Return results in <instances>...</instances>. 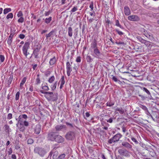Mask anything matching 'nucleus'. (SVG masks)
Returning <instances> with one entry per match:
<instances>
[{
  "label": "nucleus",
  "mask_w": 159,
  "mask_h": 159,
  "mask_svg": "<svg viewBox=\"0 0 159 159\" xmlns=\"http://www.w3.org/2000/svg\"><path fill=\"white\" fill-rule=\"evenodd\" d=\"M58 152L57 151L55 152L53 154L52 158L53 159H57L58 158Z\"/></svg>",
  "instance_id": "26"
},
{
  "label": "nucleus",
  "mask_w": 159,
  "mask_h": 159,
  "mask_svg": "<svg viewBox=\"0 0 159 159\" xmlns=\"http://www.w3.org/2000/svg\"><path fill=\"white\" fill-rule=\"evenodd\" d=\"M39 49L37 48L34 49L33 51V54L35 58H38V55L39 54Z\"/></svg>",
  "instance_id": "20"
},
{
  "label": "nucleus",
  "mask_w": 159,
  "mask_h": 159,
  "mask_svg": "<svg viewBox=\"0 0 159 159\" xmlns=\"http://www.w3.org/2000/svg\"><path fill=\"white\" fill-rule=\"evenodd\" d=\"M114 102H111V101L108 102L106 103L107 106L109 107H111L114 105Z\"/></svg>",
  "instance_id": "36"
},
{
  "label": "nucleus",
  "mask_w": 159,
  "mask_h": 159,
  "mask_svg": "<svg viewBox=\"0 0 159 159\" xmlns=\"http://www.w3.org/2000/svg\"><path fill=\"white\" fill-rule=\"evenodd\" d=\"M142 89L143 90V91L145 92L148 95H151V93L145 87L142 88Z\"/></svg>",
  "instance_id": "29"
},
{
  "label": "nucleus",
  "mask_w": 159,
  "mask_h": 159,
  "mask_svg": "<svg viewBox=\"0 0 159 159\" xmlns=\"http://www.w3.org/2000/svg\"><path fill=\"white\" fill-rule=\"evenodd\" d=\"M115 30L117 33L118 34L120 35H122L124 34V33L123 32L119 31L118 29H116Z\"/></svg>",
  "instance_id": "49"
},
{
  "label": "nucleus",
  "mask_w": 159,
  "mask_h": 159,
  "mask_svg": "<svg viewBox=\"0 0 159 159\" xmlns=\"http://www.w3.org/2000/svg\"><path fill=\"white\" fill-rule=\"evenodd\" d=\"M26 78L25 77H24L22 80L21 82L20 83V86L21 87L24 84H25V82H26Z\"/></svg>",
  "instance_id": "35"
},
{
  "label": "nucleus",
  "mask_w": 159,
  "mask_h": 159,
  "mask_svg": "<svg viewBox=\"0 0 159 159\" xmlns=\"http://www.w3.org/2000/svg\"><path fill=\"white\" fill-rule=\"evenodd\" d=\"M52 20V17H49L48 18H47L45 19V22L47 24L49 23Z\"/></svg>",
  "instance_id": "34"
},
{
  "label": "nucleus",
  "mask_w": 159,
  "mask_h": 159,
  "mask_svg": "<svg viewBox=\"0 0 159 159\" xmlns=\"http://www.w3.org/2000/svg\"><path fill=\"white\" fill-rule=\"evenodd\" d=\"M97 44V42L95 40H94L91 43L90 49H93L94 50L95 49L98 48Z\"/></svg>",
  "instance_id": "16"
},
{
  "label": "nucleus",
  "mask_w": 159,
  "mask_h": 159,
  "mask_svg": "<svg viewBox=\"0 0 159 159\" xmlns=\"http://www.w3.org/2000/svg\"><path fill=\"white\" fill-rule=\"evenodd\" d=\"M148 38H150L151 37H152V34L150 33H146L145 32V33L144 34Z\"/></svg>",
  "instance_id": "43"
},
{
  "label": "nucleus",
  "mask_w": 159,
  "mask_h": 159,
  "mask_svg": "<svg viewBox=\"0 0 159 159\" xmlns=\"http://www.w3.org/2000/svg\"><path fill=\"white\" fill-rule=\"evenodd\" d=\"M144 43L147 46H149L150 45V42L149 41H146L145 40L144 41V43Z\"/></svg>",
  "instance_id": "42"
},
{
  "label": "nucleus",
  "mask_w": 159,
  "mask_h": 159,
  "mask_svg": "<svg viewBox=\"0 0 159 159\" xmlns=\"http://www.w3.org/2000/svg\"><path fill=\"white\" fill-rule=\"evenodd\" d=\"M28 117L25 114H23L20 115L18 118V123L20 124V125H23V123L25 120Z\"/></svg>",
  "instance_id": "7"
},
{
  "label": "nucleus",
  "mask_w": 159,
  "mask_h": 159,
  "mask_svg": "<svg viewBox=\"0 0 159 159\" xmlns=\"http://www.w3.org/2000/svg\"><path fill=\"white\" fill-rule=\"evenodd\" d=\"M75 137V134L73 132H69L67 133L66 135V139L69 140L73 139Z\"/></svg>",
  "instance_id": "9"
},
{
  "label": "nucleus",
  "mask_w": 159,
  "mask_h": 159,
  "mask_svg": "<svg viewBox=\"0 0 159 159\" xmlns=\"http://www.w3.org/2000/svg\"><path fill=\"white\" fill-rule=\"evenodd\" d=\"M14 35V33H11L10 35L9 36L7 41V43L9 45H11L12 43V39Z\"/></svg>",
  "instance_id": "15"
},
{
  "label": "nucleus",
  "mask_w": 159,
  "mask_h": 159,
  "mask_svg": "<svg viewBox=\"0 0 159 159\" xmlns=\"http://www.w3.org/2000/svg\"><path fill=\"white\" fill-rule=\"evenodd\" d=\"M11 11V9L10 8H6L4 9L3 13L4 14H6Z\"/></svg>",
  "instance_id": "28"
},
{
  "label": "nucleus",
  "mask_w": 159,
  "mask_h": 159,
  "mask_svg": "<svg viewBox=\"0 0 159 159\" xmlns=\"http://www.w3.org/2000/svg\"><path fill=\"white\" fill-rule=\"evenodd\" d=\"M116 110V111H118L121 114H122L124 112V110L121 108H117Z\"/></svg>",
  "instance_id": "40"
},
{
  "label": "nucleus",
  "mask_w": 159,
  "mask_h": 159,
  "mask_svg": "<svg viewBox=\"0 0 159 159\" xmlns=\"http://www.w3.org/2000/svg\"><path fill=\"white\" fill-rule=\"evenodd\" d=\"M93 50L94 54L93 55V56L94 57L99 58V57L101 55V53L100 52L99 50L98 49V48H97Z\"/></svg>",
  "instance_id": "10"
},
{
  "label": "nucleus",
  "mask_w": 159,
  "mask_h": 159,
  "mask_svg": "<svg viewBox=\"0 0 159 159\" xmlns=\"http://www.w3.org/2000/svg\"><path fill=\"white\" fill-rule=\"evenodd\" d=\"M34 152L35 153L38 154L42 157L46 153V152L44 148L39 147L35 148Z\"/></svg>",
  "instance_id": "2"
},
{
  "label": "nucleus",
  "mask_w": 159,
  "mask_h": 159,
  "mask_svg": "<svg viewBox=\"0 0 159 159\" xmlns=\"http://www.w3.org/2000/svg\"><path fill=\"white\" fill-rule=\"evenodd\" d=\"M67 73L68 76L70 75V73L72 70V69L71 67V64H70L69 61L67 62L66 64Z\"/></svg>",
  "instance_id": "8"
},
{
  "label": "nucleus",
  "mask_w": 159,
  "mask_h": 159,
  "mask_svg": "<svg viewBox=\"0 0 159 159\" xmlns=\"http://www.w3.org/2000/svg\"><path fill=\"white\" fill-rule=\"evenodd\" d=\"M57 82H56L53 85H51L50 87L52 90H54L56 88Z\"/></svg>",
  "instance_id": "32"
},
{
  "label": "nucleus",
  "mask_w": 159,
  "mask_h": 159,
  "mask_svg": "<svg viewBox=\"0 0 159 159\" xmlns=\"http://www.w3.org/2000/svg\"><path fill=\"white\" fill-rule=\"evenodd\" d=\"M23 125H24L25 126H27L29 125V123L28 121L25 120L23 122Z\"/></svg>",
  "instance_id": "56"
},
{
  "label": "nucleus",
  "mask_w": 159,
  "mask_h": 159,
  "mask_svg": "<svg viewBox=\"0 0 159 159\" xmlns=\"http://www.w3.org/2000/svg\"><path fill=\"white\" fill-rule=\"evenodd\" d=\"M18 22L19 23H22L24 22V18L23 17H20L18 20Z\"/></svg>",
  "instance_id": "51"
},
{
  "label": "nucleus",
  "mask_w": 159,
  "mask_h": 159,
  "mask_svg": "<svg viewBox=\"0 0 159 159\" xmlns=\"http://www.w3.org/2000/svg\"><path fill=\"white\" fill-rule=\"evenodd\" d=\"M20 92H18L16 93V100H17L19 99V95H20Z\"/></svg>",
  "instance_id": "47"
},
{
  "label": "nucleus",
  "mask_w": 159,
  "mask_h": 159,
  "mask_svg": "<svg viewBox=\"0 0 159 159\" xmlns=\"http://www.w3.org/2000/svg\"><path fill=\"white\" fill-rule=\"evenodd\" d=\"M13 75L12 74H11L10 75V77L8 81V84H10L11 83V82L13 79Z\"/></svg>",
  "instance_id": "24"
},
{
  "label": "nucleus",
  "mask_w": 159,
  "mask_h": 159,
  "mask_svg": "<svg viewBox=\"0 0 159 159\" xmlns=\"http://www.w3.org/2000/svg\"><path fill=\"white\" fill-rule=\"evenodd\" d=\"M5 129L8 132L9 130V127L7 125H4Z\"/></svg>",
  "instance_id": "52"
},
{
  "label": "nucleus",
  "mask_w": 159,
  "mask_h": 159,
  "mask_svg": "<svg viewBox=\"0 0 159 159\" xmlns=\"http://www.w3.org/2000/svg\"><path fill=\"white\" fill-rule=\"evenodd\" d=\"M0 60L1 62H3L5 60V57L3 55H0Z\"/></svg>",
  "instance_id": "46"
},
{
  "label": "nucleus",
  "mask_w": 159,
  "mask_h": 159,
  "mask_svg": "<svg viewBox=\"0 0 159 159\" xmlns=\"http://www.w3.org/2000/svg\"><path fill=\"white\" fill-rule=\"evenodd\" d=\"M12 152V150L11 148L9 149V150L8 151V153L9 155H11Z\"/></svg>",
  "instance_id": "61"
},
{
  "label": "nucleus",
  "mask_w": 159,
  "mask_h": 159,
  "mask_svg": "<svg viewBox=\"0 0 159 159\" xmlns=\"http://www.w3.org/2000/svg\"><path fill=\"white\" fill-rule=\"evenodd\" d=\"M65 128L66 126L64 125H58L55 127V129L57 131H60L62 129Z\"/></svg>",
  "instance_id": "19"
},
{
  "label": "nucleus",
  "mask_w": 159,
  "mask_h": 159,
  "mask_svg": "<svg viewBox=\"0 0 159 159\" xmlns=\"http://www.w3.org/2000/svg\"><path fill=\"white\" fill-rule=\"evenodd\" d=\"M137 38L138 39V40L142 43H144V41L145 40L142 39L140 37L138 36L137 37Z\"/></svg>",
  "instance_id": "48"
},
{
  "label": "nucleus",
  "mask_w": 159,
  "mask_h": 159,
  "mask_svg": "<svg viewBox=\"0 0 159 159\" xmlns=\"http://www.w3.org/2000/svg\"><path fill=\"white\" fill-rule=\"evenodd\" d=\"M56 61V59L55 57L51 58L49 61V64L51 65H53Z\"/></svg>",
  "instance_id": "21"
},
{
  "label": "nucleus",
  "mask_w": 159,
  "mask_h": 159,
  "mask_svg": "<svg viewBox=\"0 0 159 159\" xmlns=\"http://www.w3.org/2000/svg\"><path fill=\"white\" fill-rule=\"evenodd\" d=\"M23 15V14L22 13V12L21 11H19L17 14V16L18 17H22Z\"/></svg>",
  "instance_id": "45"
},
{
  "label": "nucleus",
  "mask_w": 159,
  "mask_h": 159,
  "mask_svg": "<svg viewBox=\"0 0 159 159\" xmlns=\"http://www.w3.org/2000/svg\"><path fill=\"white\" fill-rule=\"evenodd\" d=\"M12 114L9 113L7 115V119L9 120L11 119L12 117Z\"/></svg>",
  "instance_id": "55"
},
{
  "label": "nucleus",
  "mask_w": 159,
  "mask_h": 159,
  "mask_svg": "<svg viewBox=\"0 0 159 159\" xmlns=\"http://www.w3.org/2000/svg\"><path fill=\"white\" fill-rule=\"evenodd\" d=\"M56 136H57L54 141L59 143H62L64 141V139L61 136L57 134Z\"/></svg>",
  "instance_id": "13"
},
{
  "label": "nucleus",
  "mask_w": 159,
  "mask_h": 159,
  "mask_svg": "<svg viewBox=\"0 0 159 159\" xmlns=\"http://www.w3.org/2000/svg\"><path fill=\"white\" fill-rule=\"evenodd\" d=\"M45 97L48 101H57L58 98V94L57 93H53L52 92H48Z\"/></svg>",
  "instance_id": "1"
},
{
  "label": "nucleus",
  "mask_w": 159,
  "mask_h": 159,
  "mask_svg": "<svg viewBox=\"0 0 159 159\" xmlns=\"http://www.w3.org/2000/svg\"><path fill=\"white\" fill-rule=\"evenodd\" d=\"M19 38H20V39H23L25 38V35L24 34H20L19 35Z\"/></svg>",
  "instance_id": "58"
},
{
  "label": "nucleus",
  "mask_w": 159,
  "mask_h": 159,
  "mask_svg": "<svg viewBox=\"0 0 159 159\" xmlns=\"http://www.w3.org/2000/svg\"><path fill=\"white\" fill-rule=\"evenodd\" d=\"M118 152L121 155L127 157H129L131 154L130 152H129L126 150L120 149L118 150Z\"/></svg>",
  "instance_id": "5"
},
{
  "label": "nucleus",
  "mask_w": 159,
  "mask_h": 159,
  "mask_svg": "<svg viewBox=\"0 0 159 159\" xmlns=\"http://www.w3.org/2000/svg\"><path fill=\"white\" fill-rule=\"evenodd\" d=\"M65 157V154H62L58 157V159H64Z\"/></svg>",
  "instance_id": "50"
},
{
  "label": "nucleus",
  "mask_w": 159,
  "mask_h": 159,
  "mask_svg": "<svg viewBox=\"0 0 159 159\" xmlns=\"http://www.w3.org/2000/svg\"><path fill=\"white\" fill-rule=\"evenodd\" d=\"M39 75H40L39 74H38L37 75V77L36 79V82H35V84L37 85L39 84L41 82H40V78L39 77Z\"/></svg>",
  "instance_id": "25"
},
{
  "label": "nucleus",
  "mask_w": 159,
  "mask_h": 159,
  "mask_svg": "<svg viewBox=\"0 0 159 159\" xmlns=\"http://www.w3.org/2000/svg\"><path fill=\"white\" fill-rule=\"evenodd\" d=\"M122 136V135L120 134L119 133H118L114 136L113 137L109 140L108 142L110 144H111L116 142H117Z\"/></svg>",
  "instance_id": "4"
},
{
  "label": "nucleus",
  "mask_w": 159,
  "mask_h": 159,
  "mask_svg": "<svg viewBox=\"0 0 159 159\" xmlns=\"http://www.w3.org/2000/svg\"><path fill=\"white\" fill-rule=\"evenodd\" d=\"M34 142L33 139H29L27 140V143L28 144H32Z\"/></svg>",
  "instance_id": "41"
},
{
  "label": "nucleus",
  "mask_w": 159,
  "mask_h": 159,
  "mask_svg": "<svg viewBox=\"0 0 159 159\" xmlns=\"http://www.w3.org/2000/svg\"><path fill=\"white\" fill-rule=\"evenodd\" d=\"M89 8H90V11H92L93 10V2H91L90 3L89 6Z\"/></svg>",
  "instance_id": "44"
},
{
  "label": "nucleus",
  "mask_w": 159,
  "mask_h": 159,
  "mask_svg": "<svg viewBox=\"0 0 159 159\" xmlns=\"http://www.w3.org/2000/svg\"><path fill=\"white\" fill-rule=\"evenodd\" d=\"M121 145L127 149H131L132 148V145L126 141H123Z\"/></svg>",
  "instance_id": "12"
},
{
  "label": "nucleus",
  "mask_w": 159,
  "mask_h": 159,
  "mask_svg": "<svg viewBox=\"0 0 159 159\" xmlns=\"http://www.w3.org/2000/svg\"><path fill=\"white\" fill-rule=\"evenodd\" d=\"M30 42H26L25 43L22 48V50L23 53L26 57H27V55L29 54V53L28 52V50L30 48Z\"/></svg>",
  "instance_id": "3"
},
{
  "label": "nucleus",
  "mask_w": 159,
  "mask_h": 159,
  "mask_svg": "<svg viewBox=\"0 0 159 159\" xmlns=\"http://www.w3.org/2000/svg\"><path fill=\"white\" fill-rule=\"evenodd\" d=\"M55 78L54 76L51 77L48 80V82L50 83H52L55 80Z\"/></svg>",
  "instance_id": "30"
},
{
  "label": "nucleus",
  "mask_w": 159,
  "mask_h": 159,
  "mask_svg": "<svg viewBox=\"0 0 159 159\" xmlns=\"http://www.w3.org/2000/svg\"><path fill=\"white\" fill-rule=\"evenodd\" d=\"M55 34L54 30H52L48 34H47L46 35V38L48 39L49 37H53L54 34Z\"/></svg>",
  "instance_id": "18"
},
{
  "label": "nucleus",
  "mask_w": 159,
  "mask_h": 159,
  "mask_svg": "<svg viewBox=\"0 0 159 159\" xmlns=\"http://www.w3.org/2000/svg\"><path fill=\"white\" fill-rule=\"evenodd\" d=\"M13 17V14L12 13H9L6 16V18L7 19H11Z\"/></svg>",
  "instance_id": "31"
},
{
  "label": "nucleus",
  "mask_w": 159,
  "mask_h": 159,
  "mask_svg": "<svg viewBox=\"0 0 159 159\" xmlns=\"http://www.w3.org/2000/svg\"><path fill=\"white\" fill-rule=\"evenodd\" d=\"M107 122H109L110 123H111L113 121V118L112 117L110 118L109 119L107 120Z\"/></svg>",
  "instance_id": "57"
},
{
  "label": "nucleus",
  "mask_w": 159,
  "mask_h": 159,
  "mask_svg": "<svg viewBox=\"0 0 159 159\" xmlns=\"http://www.w3.org/2000/svg\"><path fill=\"white\" fill-rule=\"evenodd\" d=\"M124 13L126 16H129L130 14V10L128 6H125L124 8Z\"/></svg>",
  "instance_id": "17"
},
{
  "label": "nucleus",
  "mask_w": 159,
  "mask_h": 159,
  "mask_svg": "<svg viewBox=\"0 0 159 159\" xmlns=\"http://www.w3.org/2000/svg\"><path fill=\"white\" fill-rule=\"evenodd\" d=\"M57 133L55 132H51L48 134L47 138L48 140L52 141H54L56 138Z\"/></svg>",
  "instance_id": "6"
},
{
  "label": "nucleus",
  "mask_w": 159,
  "mask_h": 159,
  "mask_svg": "<svg viewBox=\"0 0 159 159\" xmlns=\"http://www.w3.org/2000/svg\"><path fill=\"white\" fill-rule=\"evenodd\" d=\"M41 86L42 89L44 90L48 91L49 89L48 86L44 85V84H43Z\"/></svg>",
  "instance_id": "27"
},
{
  "label": "nucleus",
  "mask_w": 159,
  "mask_h": 159,
  "mask_svg": "<svg viewBox=\"0 0 159 159\" xmlns=\"http://www.w3.org/2000/svg\"><path fill=\"white\" fill-rule=\"evenodd\" d=\"M77 10V8L76 7H74L71 10V11L74 12Z\"/></svg>",
  "instance_id": "54"
},
{
  "label": "nucleus",
  "mask_w": 159,
  "mask_h": 159,
  "mask_svg": "<svg viewBox=\"0 0 159 159\" xmlns=\"http://www.w3.org/2000/svg\"><path fill=\"white\" fill-rule=\"evenodd\" d=\"M86 59L88 62H91L93 61V59L90 56L88 55L86 57Z\"/></svg>",
  "instance_id": "37"
},
{
  "label": "nucleus",
  "mask_w": 159,
  "mask_h": 159,
  "mask_svg": "<svg viewBox=\"0 0 159 159\" xmlns=\"http://www.w3.org/2000/svg\"><path fill=\"white\" fill-rule=\"evenodd\" d=\"M50 13H51V11H49L47 12L46 11V12H45V13H44V15L45 16H48L50 14Z\"/></svg>",
  "instance_id": "62"
},
{
  "label": "nucleus",
  "mask_w": 159,
  "mask_h": 159,
  "mask_svg": "<svg viewBox=\"0 0 159 159\" xmlns=\"http://www.w3.org/2000/svg\"><path fill=\"white\" fill-rule=\"evenodd\" d=\"M68 35L70 37H71L72 36L73 33H72V29L71 27H69L68 28Z\"/></svg>",
  "instance_id": "22"
},
{
  "label": "nucleus",
  "mask_w": 159,
  "mask_h": 159,
  "mask_svg": "<svg viewBox=\"0 0 159 159\" xmlns=\"http://www.w3.org/2000/svg\"><path fill=\"white\" fill-rule=\"evenodd\" d=\"M59 82H61V84H64L65 83V81L64 80V76H62L60 80L59 81Z\"/></svg>",
  "instance_id": "38"
},
{
  "label": "nucleus",
  "mask_w": 159,
  "mask_h": 159,
  "mask_svg": "<svg viewBox=\"0 0 159 159\" xmlns=\"http://www.w3.org/2000/svg\"><path fill=\"white\" fill-rule=\"evenodd\" d=\"M51 73L48 70L45 73V75H46L48 76Z\"/></svg>",
  "instance_id": "64"
},
{
  "label": "nucleus",
  "mask_w": 159,
  "mask_h": 159,
  "mask_svg": "<svg viewBox=\"0 0 159 159\" xmlns=\"http://www.w3.org/2000/svg\"><path fill=\"white\" fill-rule=\"evenodd\" d=\"M115 25L117 27H119L122 29H124L123 26H122L120 24L119 21L118 20H116L115 21Z\"/></svg>",
  "instance_id": "23"
},
{
  "label": "nucleus",
  "mask_w": 159,
  "mask_h": 159,
  "mask_svg": "<svg viewBox=\"0 0 159 159\" xmlns=\"http://www.w3.org/2000/svg\"><path fill=\"white\" fill-rule=\"evenodd\" d=\"M89 13L91 16H95V13L94 11L93 12H89Z\"/></svg>",
  "instance_id": "60"
},
{
  "label": "nucleus",
  "mask_w": 159,
  "mask_h": 159,
  "mask_svg": "<svg viewBox=\"0 0 159 159\" xmlns=\"http://www.w3.org/2000/svg\"><path fill=\"white\" fill-rule=\"evenodd\" d=\"M131 139L134 142L136 143H138L137 141L136 140V139L135 138L132 137L131 138Z\"/></svg>",
  "instance_id": "63"
},
{
  "label": "nucleus",
  "mask_w": 159,
  "mask_h": 159,
  "mask_svg": "<svg viewBox=\"0 0 159 159\" xmlns=\"http://www.w3.org/2000/svg\"><path fill=\"white\" fill-rule=\"evenodd\" d=\"M41 125L39 124L37 125L36 126L34 131L35 134H39L41 131Z\"/></svg>",
  "instance_id": "14"
},
{
  "label": "nucleus",
  "mask_w": 159,
  "mask_h": 159,
  "mask_svg": "<svg viewBox=\"0 0 159 159\" xmlns=\"http://www.w3.org/2000/svg\"><path fill=\"white\" fill-rule=\"evenodd\" d=\"M140 107L144 111H148V108L146 106L142 105H141L140 106Z\"/></svg>",
  "instance_id": "39"
},
{
  "label": "nucleus",
  "mask_w": 159,
  "mask_h": 159,
  "mask_svg": "<svg viewBox=\"0 0 159 159\" xmlns=\"http://www.w3.org/2000/svg\"><path fill=\"white\" fill-rule=\"evenodd\" d=\"M116 43L118 45H124L125 44L124 43V42H120V41H116Z\"/></svg>",
  "instance_id": "53"
},
{
  "label": "nucleus",
  "mask_w": 159,
  "mask_h": 159,
  "mask_svg": "<svg viewBox=\"0 0 159 159\" xmlns=\"http://www.w3.org/2000/svg\"><path fill=\"white\" fill-rule=\"evenodd\" d=\"M111 76H112V80L116 82H119V83L120 84L121 83V82L116 77L113 75H112Z\"/></svg>",
  "instance_id": "33"
},
{
  "label": "nucleus",
  "mask_w": 159,
  "mask_h": 159,
  "mask_svg": "<svg viewBox=\"0 0 159 159\" xmlns=\"http://www.w3.org/2000/svg\"><path fill=\"white\" fill-rule=\"evenodd\" d=\"M128 19L132 21H138L139 20V18L136 15H131L128 17Z\"/></svg>",
  "instance_id": "11"
},
{
  "label": "nucleus",
  "mask_w": 159,
  "mask_h": 159,
  "mask_svg": "<svg viewBox=\"0 0 159 159\" xmlns=\"http://www.w3.org/2000/svg\"><path fill=\"white\" fill-rule=\"evenodd\" d=\"M76 61L77 62H80L81 61V58L80 57H78L76 59Z\"/></svg>",
  "instance_id": "59"
}]
</instances>
